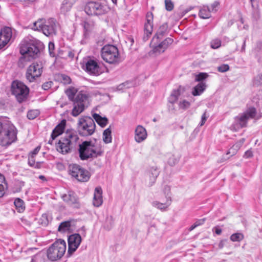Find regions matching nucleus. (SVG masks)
Returning a JSON list of instances; mask_svg holds the SVG:
<instances>
[{"label":"nucleus","mask_w":262,"mask_h":262,"mask_svg":"<svg viewBox=\"0 0 262 262\" xmlns=\"http://www.w3.org/2000/svg\"><path fill=\"white\" fill-rule=\"evenodd\" d=\"M11 93L19 103L27 100L29 94V88L23 82L15 80L11 84Z\"/></svg>","instance_id":"obj_8"},{"label":"nucleus","mask_w":262,"mask_h":262,"mask_svg":"<svg viewBox=\"0 0 262 262\" xmlns=\"http://www.w3.org/2000/svg\"><path fill=\"white\" fill-rule=\"evenodd\" d=\"M110 10L105 2L89 1L84 7V11L89 15H101L106 13Z\"/></svg>","instance_id":"obj_9"},{"label":"nucleus","mask_w":262,"mask_h":262,"mask_svg":"<svg viewBox=\"0 0 262 262\" xmlns=\"http://www.w3.org/2000/svg\"><path fill=\"white\" fill-rule=\"evenodd\" d=\"M78 149L79 157L82 160H86L90 158H96L100 156L103 153L101 148L92 141H85L79 145Z\"/></svg>","instance_id":"obj_5"},{"label":"nucleus","mask_w":262,"mask_h":262,"mask_svg":"<svg viewBox=\"0 0 262 262\" xmlns=\"http://www.w3.org/2000/svg\"><path fill=\"white\" fill-rule=\"evenodd\" d=\"M102 59L108 63H117L120 61V56L118 48L113 45L104 46L101 51Z\"/></svg>","instance_id":"obj_10"},{"label":"nucleus","mask_w":262,"mask_h":262,"mask_svg":"<svg viewBox=\"0 0 262 262\" xmlns=\"http://www.w3.org/2000/svg\"><path fill=\"white\" fill-rule=\"evenodd\" d=\"M71 227L70 221H65L60 223L58 227V231L60 232H65L69 230Z\"/></svg>","instance_id":"obj_38"},{"label":"nucleus","mask_w":262,"mask_h":262,"mask_svg":"<svg viewBox=\"0 0 262 262\" xmlns=\"http://www.w3.org/2000/svg\"><path fill=\"white\" fill-rule=\"evenodd\" d=\"M159 175V171L155 167H151L148 172L149 182L148 185L151 186L156 182L157 177Z\"/></svg>","instance_id":"obj_27"},{"label":"nucleus","mask_w":262,"mask_h":262,"mask_svg":"<svg viewBox=\"0 0 262 262\" xmlns=\"http://www.w3.org/2000/svg\"><path fill=\"white\" fill-rule=\"evenodd\" d=\"M40 149V146L36 147L32 151H31L29 155L34 157L38 152Z\"/></svg>","instance_id":"obj_57"},{"label":"nucleus","mask_w":262,"mask_h":262,"mask_svg":"<svg viewBox=\"0 0 262 262\" xmlns=\"http://www.w3.org/2000/svg\"><path fill=\"white\" fill-rule=\"evenodd\" d=\"M77 1V0H64L60 8L61 12L66 14L70 11L72 6Z\"/></svg>","instance_id":"obj_28"},{"label":"nucleus","mask_w":262,"mask_h":262,"mask_svg":"<svg viewBox=\"0 0 262 262\" xmlns=\"http://www.w3.org/2000/svg\"><path fill=\"white\" fill-rule=\"evenodd\" d=\"M61 198L64 202L72 207L78 208L80 207L78 198L73 191H69L67 193L62 194Z\"/></svg>","instance_id":"obj_15"},{"label":"nucleus","mask_w":262,"mask_h":262,"mask_svg":"<svg viewBox=\"0 0 262 262\" xmlns=\"http://www.w3.org/2000/svg\"><path fill=\"white\" fill-rule=\"evenodd\" d=\"M79 138L76 133L67 132L64 137L59 140L56 146L57 151L63 155L71 152L73 148L77 145Z\"/></svg>","instance_id":"obj_4"},{"label":"nucleus","mask_w":262,"mask_h":262,"mask_svg":"<svg viewBox=\"0 0 262 262\" xmlns=\"http://www.w3.org/2000/svg\"><path fill=\"white\" fill-rule=\"evenodd\" d=\"M93 117L96 122L101 127H104L108 122V119L106 117H102L99 114L95 113Z\"/></svg>","instance_id":"obj_31"},{"label":"nucleus","mask_w":262,"mask_h":262,"mask_svg":"<svg viewBox=\"0 0 262 262\" xmlns=\"http://www.w3.org/2000/svg\"><path fill=\"white\" fill-rule=\"evenodd\" d=\"M57 23L54 18H50L48 20L41 18L33 23L32 29L34 30L42 31L47 36L55 35Z\"/></svg>","instance_id":"obj_6"},{"label":"nucleus","mask_w":262,"mask_h":262,"mask_svg":"<svg viewBox=\"0 0 262 262\" xmlns=\"http://www.w3.org/2000/svg\"><path fill=\"white\" fill-rule=\"evenodd\" d=\"M196 227H197L195 223H194L190 228H189V231H192L193 229H194Z\"/></svg>","instance_id":"obj_64"},{"label":"nucleus","mask_w":262,"mask_h":262,"mask_svg":"<svg viewBox=\"0 0 262 262\" xmlns=\"http://www.w3.org/2000/svg\"><path fill=\"white\" fill-rule=\"evenodd\" d=\"M5 181L4 176L0 173V198L3 196L5 193V187L3 184Z\"/></svg>","instance_id":"obj_41"},{"label":"nucleus","mask_w":262,"mask_h":262,"mask_svg":"<svg viewBox=\"0 0 262 262\" xmlns=\"http://www.w3.org/2000/svg\"><path fill=\"white\" fill-rule=\"evenodd\" d=\"M103 203L102 190L100 187L95 189L93 203L94 206L99 207Z\"/></svg>","instance_id":"obj_24"},{"label":"nucleus","mask_w":262,"mask_h":262,"mask_svg":"<svg viewBox=\"0 0 262 262\" xmlns=\"http://www.w3.org/2000/svg\"><path fill=\"white\" fill-rule=\"evenodd\" d=\"M49 52L51 57H55V53L54 52L55 46L54 43L52 42H50L48 45Z\"/></svg>","instance_id":"obj_46"},{"label":"nucleus","mask_w":262,"mask_h":262,"mask_svg":"<svg viewBox=\"0 0 262 262\" xmlns=\"http://www.w3.org/2000/svg\"><path fill=\"white\" fill-rule=\"evenodd\" d=\"M52 84L53 82L52 81L45 82L42 85V88L45 90H48L51 87Z\"/></svg>","instance_id":"obj_50"},{"label":"nucleus","mask_w":262,"mask_h":262,"mask_svg":"<svg viewBox=\"0 0 262 262\" xmlns=\"http://www.w3.org/2000/svg\"><path fill=\"white\" fill-rule=\"evenodd\" d=\"M168 29V25L167 23H164L160 26L156 34L153 37V41L156 40L158 41L160 39H162L163 37L166 34Z\"/></svg>","instance_id":"obj_26"},{"label":"nucleus","mask_w":262,"mask_h":262,"mask_svg":"<svg viewBox=\"0 0 262 262\" xmlns=\"http://www.w3.org/2000/svg\"><path fill=\"white\" fill-rule=\"evenodd\" d=\"M208 77V74L206 73H200L196 75L195 80L196 81H202Z\"/></svg>","instance_id":"obj_44"},{"label":"nucleus","mask_w":262,"mask_h":262,"mask_svg":"<svg viewBox=\"0 0 262 262\" xmlns=\"http://www.w3.org/2000/svg\"><path fill=\"white\" fill-rule=\"evenodd\" d=\"M214 230L215 233L217 235H220L222 233V230L219 227L216 226L213 228V230Z\"/></svg>","instance_id":"obj_60"},{"label":"nucleus","mask_w":262,"mask_h":262,"mask_svg":"<svg viewBox=\"0 0 262 262\" xmlns=\"http://www.w3.org/2000/svg\"><path fill=\"white\" fill-rule=\"evenodd\" d=\"M253 156V152L251 150H247L244 154V157L245 158H251Z\"/></svg>","instance_id":"obj_55"},{"label":"nucleus","mask_w":262,"mask_h":262,"mask_svg":"<svg viewBox=\"0 0 262 262\" xmlns=\"http://www.w3.org/2000/svg\"><path fill=\"white\" fill-rule=\"evenodd\" d=\"M240 144L235 143L227 152L226 155H230V156L235 155L240 148Z\"/></svg>","instance_id":"obj_37"},{"label":"nucleus","mask_w":262,"mask_h":262,"mask_svg":"<svg viewBox=\"0 0 262 262\" xmlns=\"http://www.w3.org/2000/svg\"><path fill=\"white\" fill-rule=\"evenodd\" d=\"M244 238V235L242 233H235L232 234L230 237V239L232 242H241Z\"/></svg>","instance_id":"obj_39"},{"label":"nucleus","mask_w":262,"mask_h":262,"mask_svg":"<svg viewBox=\"0 0 262 262\" xmlns=\"http://www.w3.org/2000/svg\"><path fill=\"white\" fill-rule=\"evenodd\" d=\"M96 125L93 118L89 116H82L79 118L77 129L78 134L83 137H88L94 134Z\"/></svg>","instance_id":"obj_7"},{"label":"nucleus","mask_w":262,"mask_h":262,"mask_svg":"<svg viewBox=\"0 0 262 262\" xmlns=\"http://www.w3.org/2000/svg\"><path fill=\"white\" fill-rule=\"evenodd\" d=\"M229 70V66L227 64H223L217 67V71L220 72H225Z\"/></svg>","instance_id":"obj_48"},{"label":"nucleus","mask_w":262,"mask_h":262,"mask_svg":"<svg viewBox=\"0 0 262 262\" xmlns=\"http://www.w3.org/2000/svg\"><path fill=\"white\" fill-rule=\"evenodd\" d=\"M207 118L208 116L206 115V112H205L201 117V121L200 123V126H203L205 124Z\"/></svg>","instance_id":"obj_51"},{"label":"nucleus","mask_w":262,"mask_h":262,"mask_svg":"<svg viewBox=\"0 0 262 262\" xmlns=\"http://www.w3.org/2000/svg\"><path fill=\"white\" fill-rule=\"evenodd\" d=\"M199 16L203 19H207L211 17L210 10L208 8L203 7L200 9Z\"/></svg>","instance_id":"obj_35"},{"label":"nucleus","mask_w":262,"mask_h":262,"mask_svg":"<svg viewBox=\"0 0 262 262\" xmlns=\"http://www.w3.org/2000/svg\"><path fill=\"white\" fill-rule=\"evenodd\" d=\"M171 203L170 196L165 195V199H160V201H155L152 202L153 207L162 211H165Z\"/></svg>","instance_id":"obj_17"},{"label":"nucleus","mask_w":262,"mask_h":262,"mask_svg":"<svg viewBox=\"0 0 262 262\" xmlns=\"http://www.w3.org/2000/svg\"><path fill=\"white\" fill-rule=\"evenodd\" d=\"M84 110V107L83 104H78L77 103H74V107L72 111L71 114L74 117H77Z\"/></svg>","instance_id":"obj_32"},{"label":"nucleus","mask_w":262,"mask_h":262,"mask_svg":"<svg viewBox=\"0 0 262 262\" xmlns=\"http://www.w3.org/2000/svg\"><path fill=\"white\" fill-rule=\"evenodd\" d=\"M242 114L246 116L248 121L250 119L258 120L262 117V113H257L256 108L254 107H249Z\"/></svg>","instance_id":"obj_23"},{"label":"nucleus","mask_w":262,"mask_h":262,"mask_svg":"<svg viewBox=\"0 0 262 262\" xmlns=\"http://www.w3.org/2000/svg\"><path fill=\"white\" fill-rule=\"evenodd\" d=\"M43 65L41 61L33 62L27 69L26 78L30 82L34 81L42 72Z\"/></svg>","instance_id":"obj_12"},{"label":"nucleus","mask_w":262,"mask_h":262,"mask_svg":"<svg viewBox=\"0 0 262 262\" xmlns=\"http://www.w3.org/2000/svg\"><path fill=\"white\" fill-rule=\"evenodd\" d=\"M165 9L168 11H171L173 9V4L171 0H165Z\"/></svg>","instance_id":"obj_45"},{"label":"nucleus","mask_w":262,"mask_h":262,"mask_svg":"<svg viewBox=\"0 0 262 262\" xmlns=\"http://www.w3.org/2000/svg\"><path fill=\"white\" fill-rule=\"evenodd\" d=\"M112 131L110 127L105 129L103 133V140L105 143L108 144L112 142Z\"/></svg>","instance_id":"obj_34"},{"label":"nucleus","mask_w":262,"mask_h":262,"mask_svg":"<svg viewBox=\"0 0 262 262\" xmlns=\"http://www.w3.org/2000/svg\"><path fill=\"white\" fill-rule=\"evenodd\" d=\"M147 137L146 129L142 125H138L135 130V140L140 143L144 141Z\"/></svg>","instance_id":"obj_18"},{"label":"nucleus","mask_w":262,"mask_h":262,"mask_svg":"<svg viewBox=\"0 0 262 262\" xmlns=\"http://www.w3.org/2000/svg\"><path fill=\"white\" fill-rule=\"evenodd\" d=\"M67 94L68 95L69 98L71 99L73 98L75 95L72 90L69 89L67 91Z\"/></svg>","instance_id":"obj_58"},{"label":"nucleus","mask_w":262,"mask_h":262,"mask_svg":"<svg viewBox=\"0 0 262 262\" xmlns=\"http://www.w3.org/2000/svg\"><path fill=\"white\" fill-rule=\"evenodd\" d=\"M14 204L18 212H21L24 211L25 210V206L24 201L21 199L19 198L16 199L14 202Z\"/></svg>","instance_id":"obj_36"},{"label":"nucleus","mask_w":262,"mask_h":262,"mask_svg":"<svg viewBox=\"0 0 262 262\" xmlns=\"http://www.w3.org/2000/svg\"><path fill=\"white\" fill-rule=\"evenodd\" d=\"M178 98H177L176 96L171 94L170 97L168 98V101L170 103L173 104V103H175L178 100Z\"/></svg>","instance_id":"obj_53"},{"label":"nucleus","mask_w":262,"mask_h":262,"mask_svg":"<svg viewBox=\"0 0 262 262\" xmlns=\"http://www.w3.org/2000/svg\"><path fill=\"white\" fill-rule=\"evenodd\" d=\"M253 84L258 86L262 84V73L257 75L253 79Z\"/></svg>","instance_id":"obj_43"},{"label":"nucleus","mask_w":262,"mask_h":262,"mask_svg":"<svg viewBox=\"0 0 262 262\" xmlns=\"http://www.w3.org/2000/svg\"><path fill=\"white\" fill-rule=\"evenodd\" d=\"M62 79L64 81V82L65 83H70L71 79L69 76H66L65 75H62Z\"/></svg>","instance_id":"obj_59"},{"label":"nucleus","mask_w":262,"mask_h":262,"mask_svg":"<svg viewBox=\"0 0 262 262\" xmlns=\"http://www.w3.org/2000/svg\"><path fill=\"white\" fill-rule=\"evenodd\" d=\"M81 237L78 233L70 235L68 237V254L71 255L79 246L81 242Z\"/></svg>","instance_id":"obj_13"},{"label":"nucleus","mask_w":262,"mask_h":262,"mask_svg":"<svg viewBox=\"0 0 262 262\" xmlns=\"http://www.w3.org/2000/svg\"><path fill=\"white\" fill-rule=\"evenodd\" d=\"M190 106V103L186 100H183L179 103V106L182 109H186Z\"/></svg>","instance_id":"obj_49"},{"label":"nucleus","mask_w":262,"mask_h":262,"mask_svg":"<svg viewBox=\"0 0 262 262\" xmlns=\"http://www.w3.org/2000/svg\"><path fill=\"white\" fill-rule=\"evenodd\" d=\"M219 3L217 1L214 2L211 5V9L212 11H216V8L219 6Z\"/></svg>","instance_id":"obj_56"},{"label":"nucleus","mask_w":262,"mask_h":262,"mask_svg":"<svg viewBox=\"0 0 262 262\" xmlns=\"http://www.w3.org/2000/svg\"><path fill=\"white\" fill-rule=\"evenodd\" d=\"M43 48V44L39 40L32 37H25L19 45V52L24 56L20 58L19 61L25 60L27 57L32 59L38 57Z\"/></svg>","instance_id":"obj_2"},{"label":"nucleus","mask_w":262,"mask_h":262,"mask_svg":"<svg viewBox=\"0 0 262 262\" xmlns=\"http://www.w3.org/2000/svg\"><path fill=\"white\" fill-rule=\"evenodd\" d=\"M221 40L220 39L215 38L213 39L210 42V47L213 49L219 48L221 46Z\"/></svg>","instance_id":"obj_42"},{"label":"nucleus","mask_w":262,"mask_h":262,"mask_svg":"<svg viewBox=\"0 0 262 262\" xmlns=\"http://www.w3.org/2000/svg\"><path fill=\"white\" fill-rule=\"evenodd\" d=\"M12 30L10 27H5L0 32V49L4 48L12 37Z\"/></svg>","instance_id":"obj_16"},{"label":"nucleus","mask_w":262,"mask_h":262,"mask_svg":"<svg viewBox=\"0 0 262 262\" xmlns=\"http://www.w3.org/2000/svg\"><path fill=\"white\" fill-rule=\"evenodd\" d=\"M66 250V243L64 240L58 239L52 244L46 253L39 252L32 257L31 262H45L44 257L51 261L60 260L64 255Z\"/></svg>","instance_id":"obj_1"},{"label":"nucleus","mask_w":262,"mask_h":262,"mask_svg":"<svg viewBox=\"0 0 262 262\" xmlns=\"http://www.w3.org/2000/svg\"><path fill=\"white\" fill-rule=\"evenodd\" d=\"M247 122L246 116L242 113L240 114L235 118L234 123L231 126V128L233 130L237 131L240 128L246 127Z\"/></svg>","instance_id":"obj_19"},{"label":"nucleus","mask_w":262,"mask_h":262,"mask_svg":"<svg viewBox=\"0 0 262 262\" xmlns=\"http://www.w3.org/2000/svg\"><path fill=\"white\" fill-rule=\"evenodd\" d=\"M153 14L148 12L146 15V21L144 28V36L143 39L144 41L147 40L151 35L153 31Z\"/></svg>","instance_id":"obj_14"},{"label":"nucleus","mask_w":262,"mask_h":262,"mask_svg":"<svg viewBox=\"0 0 262 262\" xmlns=\"http://www.w3.org/2000/svg\"><path fill=\"white\" fill-rule=\"evenodd\" d=\"M206 221V218L198 220L194 223L197 227L203 225Z\"/></svg>","instance_id":"obj_54"},{"label":"nucleus","mask_w":262,"mask_h":262,"mask_svg":"<svg viewBox=\"0 0 262 262\" xmlns=\"http://www.w3.org/2000/svg\"><path fill=\"white\" fill-rule=\"evenodd\" d=\"M168 160L167 162L171 166L174 165L179 160L180 157L178 155L169 153L167 155Z\"/></svg>","instance_id":"obj_33"},{"label":"nucleus","mask_w":262,"mask_h":262,"mask_svg":"<svg viewBox=\"0 0 262 262\" xmlns=\"http://www.w3.org/2000/svg\"><path fill=\"white\" fill-rule=\"evenodd\" d=\"M242 114L246 116L248 121L250 119L258 120L262 117V113H257L256 108L254 107H249Z\"/></svg>","instance_id":"obj_22"},{"label":"nucleus","mask_w":262,"mask_h":262,"mask_svg":"<svg viewBox=\"0 0 262 262\" xmlns=\"http://www.w3.org/2000/svg\"><path fill=\"white\" fill-rule=\"evenodd\" d=\"M69 173L80 182H87L90 178L89 172L76 164H70L69 166Z\"/></svg>","instance_id":"obj_11"},{"label":"nucleus","mask_w":262,"mask_h":262,"mask_svg":"<svg viewBox=\"0 0 262 262\" xmlns=\"http://www.w3.org/2000/svg\"><path fill=\"white\" fill-rule=\"evenodd\" d=\"M85 70L90 74L98 75L99 74V67L94 60H89L85 63Z\"/></svg>","instance_id":"obj_21"},{"label":"nucleus","mask_w":262,"mask_h":262,"mask_svg":"<svg viewBox=\"0 0 262 262\" xmlns=\"http://www.w3.org/2000/svg\"><path fill=\"white\" fill-rule=\"evenodd\" d=\"M88 100V97L87 95L83 93H78L75 100L74 101V103H77L78 104H83L84 107L85 106V104L86 102Z\"/></svg>","instance_id":"obj_29"},{"label":"nucleus","mask_w":262,"mask_h":262,"mask_svg":"<svg viewBox=\"0 0 262 262\" xmlns=\"http://www.w3.org/2000/svg\"><path fill=\"white\" fill-rule=\"evenodd\" d=\"M17 130L9 121L0 118V145L7 146L17 139Z\"/></svg>","instance_id":"obj_3"},{"label":"nucleus","mask_w":262,"mask_h":262,"mask_svg":"<svg viewBox=\"0 0 262 262\" xmlns=\"http://www.w3.org/2000/svg\"><path fill=\"white\" fill-rule=\"evenodd\" d=\"M183 91H184V88L181 86H179V87L177 90H174L171 94L178 98L179 96L181 95L182 92Z\"/></svg>","instance_id":"obj_47"},{"label":"nucleus","mask_w":262,"mask_h":262,"mask_svg":"<svg viewBox=\"0 0 262 262\" xmlns=\"http://www.w3.org/2000/svg\"><path fill=\"white\" fill-rule=\"evenodd\" d=\"M170 187L168 186H165L164 190H165V193L167 192V194L166 195L170 196L169 195V192H170Z\"/></svg>","instance_id":"obj_62"},{"label":"nucleus","mask_w":262,"mask_h":262,"mask_svg":"<svg viewBox=\"0 0 262 262\" xmlns=\"http://www.w3.org/2000/svg\"><path fill=\"white\" fill-rule=\"evenodd\" d=\"M68 56L71 59H73L74 57V53L72 51H69Z\"/></svg>","instance_id":"obj_63"},{"label":"nucleus","mask_w":262,"mask_h":262,"mask_svg":"<svg viewBox=\"0 0 262 262\" xmlns=\"http://www.w3.org/2000/svg\"><path fill=\"white\" fill-rule=\"evenodd\" d=\"M226 242V239H223V240L221 241L218 245L219 248L222 249L224 247Z\"/></svg>","instance_id":"obj_61"},{"label":"nucleus","mask_w":262,"mask_h":262,"mask_svg":"<svg viewBox=\"0 0 262 262\" xmlns=\"http://www.w3.org/2000/svg\"><path fill=\"white\" fill-rule=\"evenodd\" d=\"M173 40L172 38L167 37L162 42L159 43L158 45L155 46L153 49V52L155 53L160 54L163 53L168 46L172 44Z\"/></svg>","instance_id":"obj_20"},{"label":"nucleus","mask_w":262,"mask_h":262,"mask_svg":"<svg viewBox=\"0 0 262 262\" xmlns=\"http://www.w3.org/2000/svg\"><path fill=\"white\" fill-rule=\"evenodd\" d=\"M206 85L205 83L200 82L194 88L192 94L193 96L200 95L205 90Z\"/></svg>","instance_id":"obj_30"},{"label":"nucleus","mask_w":262,"mask_h":262,"mask_svg":"<svg viewBox=\"0 0 262 262\" xmlns=\"http://www.w3.org/2000/svg\"><path fill=\"white\" fill-rule=\"evenodd\" d=\"M39 111L38 110H32L28 111L27 117L30 120L36 118L39 115Z\"/></svg>","instance_id":"obj_40"},{"label":"nucleus","mask_w":262,"mask_h":262,"mask_svg":"<svg viewBox=\"0 0 262 262\" xmlns=\"http://www.w3.org/2000/svg\"><path fill=\"white\" fill-rule=\"evenodd\" d=\"M66 125V120L63 119L53 129L51 138L52 140H54L57 136L62 134L64 130Z\"/></svg>","instance_id":"obj_25"},{"label":"nucleus","mask_w":262,"mask_h":262,"mask_svg":"<svg viewBox=\"0 0 262 262\" xmlns=\"http://www.w3.org/2000/svg\"><path fill=\"white\" fill-rule=\"evenodd\" d=\"M28 164L31 166H33L35 165V159L34 156L29 155L28 158Z\"/></svg>","instance_id":"obj_52"}]
</instances>
